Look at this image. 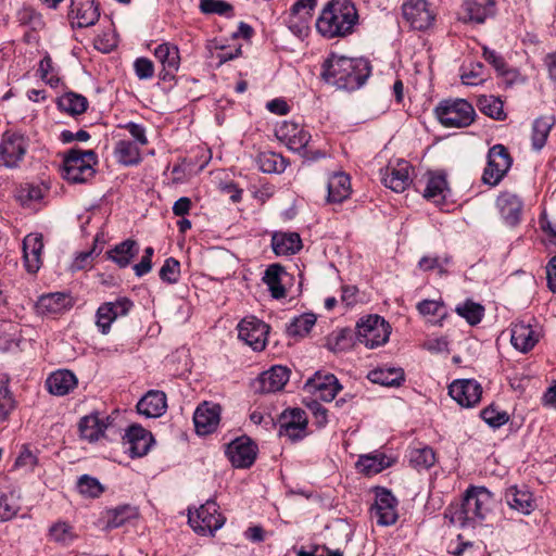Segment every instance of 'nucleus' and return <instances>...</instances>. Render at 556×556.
<instances>
[{
	"mask_svg": "<svg viewBox=\"0 0 556 556\" xmlns=\"http://www.w3.org/2000/svg\"><path fill=\"white\" fill-rule=\"evenodd\" d=\"M402 15L412 29L425 31L433 26L437 12L427 0H407L402 4Z\"/></svg>",
	"mask_w": 556,
	"mask_h": 556,
	"instance_id": "6e6552de",
	"label": "nucleus"
},
{
	"mask_svg": "<svg viewBox=\"0 0 556 556\" xmlns=\"http://www.w3.org/2000/svg\"><path fill=\"white\" fill-rule=\"evenodd\" d=\"M554 122L552 116L540 117L534 121L531 137L534 150L540 151L545 146Z\"/></svg>",
	"mask_w": 556,
	"mask_h": 556,
	"instance_id": "a18cd8bd",
	"label": "nucleus"
},
{
	"mask_svg": "<svg viewBox=\"0 0 556 556\" xmlns=\"http://www.w3.org/2000/svg\"><path fill=\"white\" fill-rule=\"evenodd\" d=\"M200 10L204 14H217L230 17L233 15V8L225 0H201Z\"/></svg>",
	"mask_w": 556,
	"mask_h": 556,
	"instance_id": "603ef678",
	"label": "nucleus"
},
{
	"mask_svg": "<svg viewBox=\"0 0 556 556\" xmlns=\"http://www.w3.org/2000/svg\"><path fill=\"white\" fill-rule=\"evenodd\" d=\"M372 61L367 56H346L331 52L323 62L321 70H371Z\"/></svg>",
	"mask_w": 556,
	"mask_h": 556,
	"instance_id": "c85d7f7f",
	"label": "nucleus"
},
{
	"mask_svg": "<svg viewBox=\"0 0 556 556\" xmlns=\"http://www.w3.org/2000/svg\"><path fill=\"white\" fill-rule=\"evenodd\" d=\"M220 406L211 402L200 404L194 414L193 422L198 434L205 435L214 432L220 420Z\"/></svg>",
	"mask_w": 556,
	"mask_h": 556,
	"instance_id": "412c9836",
	"label": "nucleus"
},
{
	"mask_svg": "<svg viewBox=\"0 0 556 556\" xmlns=\"http://www.w3.org/2000/svg\"><path fill=\"white\" fill-rule=\"evenodd\" d=\"M137 517L138 510L136 507L122 505L104 510L98 520V526L101 527L102 530L111 531L124 526Z\"/></svg>",
	"mask_w": 556,
	"mask_h": 556,
	"instance_id": "393cba45",
	"label": "nucleus"
},
{
	"mask_svg": "<svg viewBox=\"0 0 556 556\" xmlns=\"http://www.w3.org/2000/svg\"><path fill=\"white\" fill-rule=\"evenodd\" d=\"M38 464L37 455L27 446L23 445L18 456L15 459L14 466L31 471Z\"/></svg>",
	"mask_w": 556,
	"mask_h": 556,
	"instance_id": "0e129e2a",
	"label": "nucleus"
},
{
	"mask_svg": "<svg viewBox=\"0 0 556 556\" xmlns=\"http://www.w3.org/2000/svg\"><path fill=\"white\" fill-rule=\"evenodd\" d=\"M98 157L92 150L71 149L63 160L64 178L73 184H83L93 177Z\"/></svg>",
	"mask_w": 556,
	"mask_h": 556,
	"instance_id": "20e7f679",
	"label": "nucleus"
},
{
	"mask_svg": "<svg viewBox=\"0 0 556 556\" xmlns=\"http://www.w3.org/2000/svg\"><path fill=\"white\" fill-rule=\"evenodd\" d=\"M305 388L321 401L330 402L341 390V384L332 374L316 372L307 380Z\"/></svg>",
	"mask_w": 556,
	"mask_h": 556,
	"instance_id": "4be33fe9",
	"label": "nucleus"
},
{
	"mask_svg": "<svg viewBox=\"0 0 556 556\" xmlns=\"http://www.w3.org/2000/svg\"><path fill=\"white\" fill-rule=\"evenodd\" d=\"M238 338L254 351L265 349L269 326L261 319L250 316L238 324Z\"/></svg>",
	"mask_w": 556,
	"mask_h": 556,
	"instance_id": "9d476101",
	"label": "nucleus"
},
{
	"mask_svg": "<svg viewBox=\"0 0 556 556\" xmlns=\"http://www.w3.org/2000/svg\"><path fill=\"white\" fill-rule=\"evenodd\" d=\"M393 459L382 452H374L371 454L359 456L356 462V468L366 476H372L381 472L386 468L391 467Z\"/></svg>",
	"mask_w": 556,
	"mask_h": 556,
	"instance_id": "c9c22d12",
	"label": "nucleus"
},
{
	"mask_svg": "<svg viewBox=\"0 0 556 556\" xmlns=\"http://www.w3.org/2000/svg\"><path fill=\"white\" fill-rule=\"evenodd\" d=\"M153 441L151 432L139 425H132L123 437V446L131 458L142 457L148 454Z\"/></svg>",
	"mask_w": 556,
	"mask_h": 556,
	"instance_id": "4468645a",
	"label": "nucleus"
},
{
	"mask_svg": "<svg viewBox=\"0 0 556 556\" xmlns=\"http://www.w3.org/2000/svg\"><path fill=\"white\" fill-rule=\"evenodd\" d=\"M418 312L424 316L443 317L446 314L443 302L435 300H424L417 304Z\"/></svg>",
	"mask_w": 556,
	"mask_h": 556,
	"instance_id": "69168bd1",
	"label": "nucleus"
},
{
	"mask_svg": "<svg viewBox=\"0 0 556 556\" xmlns=\"http://www.w3.org/2000/svg\"><path fill=\"white\" fill-rule=\"evenodd\" d=\"M159 275L164 282L176 283L180 277V263L174 257L166 258Z\"/></svg>",
	"mask_w": 556,
	"mask_h": 556,
	"instance_id": "bf43d9fd",
	"label": "nucleus"
},
{
	"mask_svg": "<svg viewBox=\"0 0 556 556\" xmlns=\"http://www.w3.org/2000/svg\"><path fill=\"white\" fill-rule=\"evenodd\" d=\"M139 247L135 240L127 239L106 252L108 257L121 268L127 267L138 254Z\"/></svg>",
	"mask_w": 556,
	"mask_h": 556,
	"instance_id": "58836bf2",
	"label": "nucleus"
},
{
	"mask_svg": "<svg viewBox=\"0 0 556 556\" xmlns=\"http://www.w3.org/2000/svg\"><path fill=\"white\" fill-rule=\"evenodd\" d=\"M505 501L510 508L523 515H529L535 508L533 495L526 486L508 488L505 492Z\"/></svg>",
	"mask_w": 556,
	"mask_h": 556,
	"instance_id": "2f4dec72",
	"label": "nucleus"
},
{
	"mask_svg": "<svg viewBox=\"0 0 556 556\" xmlns=\"http://www.w3.org/2000/svg\"><path fill=\"white\" fill-rule=\"evenodd\" d=\"M368 379L380 386L399 387L404 381V371L395 367L377 368L368 374Z\"/></svg>",
	"mask_w": 556,
	"mask_h": 556,
	"instance_id": "ea45409f",
	"label": "nucleus"
},
{
	"mask_svg": "<svg viewBox=\"0 0 556 556\" xmlns=\"http://www.w3.org/2000/svg\"><path fill=\"white\" fill-rule=\"evenodd\" d=\"M271 247L277 255H292L302 249V240L298 232H275Z\"/></svg>",
	"mask_w": 556,
	"mask_h": 556,
	"instance_id": "4c0bfd02",
	"label": "nucleus"
},
{
	"mask_svg": "<svg viewBox=\"0 0 556 556\" xmlns=\"http://www.w3.org/2000/svg\"><path fill=\"white\" fill-rule=\"evenodd\" d=\"M155 58L159 60L163 70H177L179 66V52L176 46L162 43L155 48Z\"/></svg>",
	"mask_w": 556,
	"mask_h": 556,
	"instance_id": "de8ad7c7",
	"label": "nucleus"
},
{
	"mask_svg": "<svg viewBox=\"0 0 556 556\" xmlns=\"http://www.w3.org/2000/svg\"><path fill=\"white\" fill-rule=\"evenodd\" d=\"M188 522L200 535H214L226 522L219 511V506L213 500H207L193 513L189 510Z\"/></svg>",
	"mask_w": 556,
	"mask_h": 556,
	"instance_id": "423d86ee",
	"label": "nucleus"
},
{
	"mask_svg": "<svg viewBox=\"0 0 556 556\" xmlns=\"http://www.w3.org/2000/svg\"><path fill=\"white\" fill-rule=\"evenodd\" d=\"M166 394L162 391H149L137 404L140 415L148 418H156L166 412Z\"/></svg>",
	"mask_w": 556,
	"mask_h": 556,
	"instance_id": "7c9ffc66",
	"label": "nucleus"
},
{
	"mask_svg": "<svg viewBox=\"0 0 556 556\" xmlns=\"http://www.w3.org/2000/svg\"><path fill=\"white\" fill-rule=\"evenodd\" d=\"M298 556H343L340 549L331 551L327 546H314L312 551L300 549Z\"/></svg>",
	"mask_w": 556,
	"mask_h": 556,
	"instance_id": "774afa93",
	"label": "nucleus"
},
{
	"mask_svg": "<svg viewBox=\"0 0 556 556\" xmlns=\"http://www.w3.org/2000/svg\"><path fill=\"white\" fill-rule=\"evenodd\" d=\"M513 164V159L503 144H495L488 152L486 167L482 180L485 185L496 186L506 176Z\"/></svg>",
	"mask_w": 556,
	"mask_h": 556,
	"instance_id": "1a4fd4ad",
	"label": "nucleus"
},
{
	"mask_svg": "<svg viewBox=\"0 0 556 556\" xmlns=\"http://www.w3.org/2000/svg\"><path fill=\"white\" fill-rule=\"evenodd\" d=\"M358 12L352 0H331L316 20V29L326 39L352 35L358 25Z\"/></svg>",
	"mask_w": 556,
	"mask_h": 556,
	"instance_id": "f03ea898",
	"label": "nucleus"
},
{
	"mask_svg": "<svg viewBox=\"0 0 556 556\" xmlns=\"http://www.w3.org/2000/svg\"><path fill=\"white\" fill-rule=\"evenodd\" d=\"M68 18L73 27L93 26L100 18L99 5L94 0H71Z\"/></svg>",
	"mask_w": 556,
	"mask_h": 556,
	"instance_id": "dca6fc26",
	"label": "nucleus"
},
{
	"mask_svg": "<svg viewBox=\"0 0 556 556\" xmlns=\"http://www.w3.org/2000/svg\"><path fill=\"white\" fill-rule=\"evenodd\" d=\"M412 166L405 160L389 164L382 174V184L394 192H403L412 182Z\"/></svg>",
	"mask_w": 556,
	"mask_h": 556,
	"instance_id": "aec40b11",
	"label": "nucleus"
},
{
	"mask_svg": "<svg viewBox=\"0 0 556 556\" xmlns=\"http://www.w3.org/2000/svg\"><path fill=\"white\" fill-rule=\"evenodd\" d=\"M29 138L18 130H7L0 139V166L17 168L24 161Z\"/></svg>",
	"mask_w": 556,
	"mask_h": 556,
	"instance_id": "39448f33",
	"label": "nucleus"
},
{
	"mask_svg": "<svg viewBox=\"0 0 556 556\" xmlns=\"http://www.w3.org/2000/svg\"><path fill=\"white\" fill-rule=\"evenodd\" d=\"M316 5L317 0H296L291 5L285 20L289 29L298 35L306 30Z\"/></svg>",
	"mask_w": 556,
	"mask_h": 556,
	"instance_id": "a211bd4d",
	"label": "nucleus"
},
{
	"mask_svg": "<svg viewBox=\"0 0 556 556\" xmlns=\"http://www.w3.org/2000/svg\"><path fill=\"white\" fill-rule=\"evenodd\" d=\"M257 447L248 437H240L231 441L226 448V455L232 466L249 468L256 458Z\"/></svg>",
	"mask_w": 556,
	"mask_h": 556,
	"instance_id": "ddd939ff",
	"label": "nucleus"
},
{
	"mask_svg": "<svg viewBox=\"0 0 556 556\" xmlns=\"http://www.w3.org/2000/svg\"><path fill=\"white\" fill-rule=\"evenodd\" d=\"M257 164L263 173H282L287 166V160L275 152H263L257 156Z\"/></svg>",
	"mask_w": 556,
	"mask_h": 556,
	"instance_id": "49530a36",
	"label": "nucleus"
},
{
	"mask_svg": "<svg viewBox=\"0 0 556 556\" xmlns=\"http://www.w3.org/2000/svg\"><path fill=\"white\" fill-rule=\"evenodd\" d=\"M49 535L52 541L61 544H68L75 539L73 527L63 521H59L51 526Z\"/></svg>",
	"mask_w": 556,
	"mask_h": 556,
	"instance_id": "13d9d810",
	"label": "nucleus"
},
{
	"mask_svg": "<svg viewBox=\"0 0 556 556\" xmlns=\"http://www.w3.org/2000/svg\"><path fill=\"white\" fill-rule=\"evenodd\" d=\"M328 202L341 203L351 194L350 176L343 172L334 173L328 180Z\"/></svg>",
	"mask_w": 556,
	"mask_h": 556,
	"instance_id": "e433bc0d",
	"label": "nucleus"
},
{
	"mask_svg": "<svg viewBox=\"0 0 556 556\" xmlns=\"http://www.w3.org/2000/svg\"><path fill=\"white\" fill-rule=\"evenodd\" d=\"M370 514L371 518L379 526L388 527L396 522L399 518L397 500L391 491L380 489L376 493L375 504L371 506Z\"/></svg>",
	"mask_w": 556,
	"mask_h": 556,
	"instance_id": "f8f14e48",
	"label": "nucleus"
},
{
	"mask_svg": "<svg viewBox=\"0 0 556 556\" xmlns=\"http://www.w3.org/2000/svg\"><path fill=\"white\" fill-rule=\"evenodd\" d=\"M289 369L276 365L262 372L253 382L252 388L256 393H275L286 386L289 380Z\"/></svg>",
	"mask_w": 556,
	"mask_h": 556,
	"instance_id": "f3484780",
	"label": "nucleus"
},
{
	"mask_svg": "<svg viewBox=\"0 0 556 556\" xmlns=\"http://www.w3.org/2000/svg\"><path fill=\"white\" fill-rule=\"evenodd\" d=\"M481 418L492 428H500L509 420V416L506 412L497 410L493 406L482 409Z\"/></svg>",
	"mask_w": 556,
	"mask_h": 556,
	"instance_id": "e2e57ef3",
	"label": "nucleus"
},
{
	"mask_svg": "<svg viewBox=\"0 0 556 556\" xmlns=\"http://www.w3.org/2000/svg\"><path fill=\"white\" fill-rule=\"evenodd\" d=\"M438 121L447 128H464L470 126L476 117L471 103L465 99H445L434 109Z\"/></svg>",
	"mask_w": 556,
	"mask_h": 556,
	"instance_id": "7ed1b4c3",
	"label": "nucleus"
},
{
	"mask_svg": "<svg viewBox=\"0 0 556 556\" xmlns=\"http://www.w3.org/2000/svg\"><path fill=\"white\" fill-rule=\"evenodd\" d=\"M493 494L484 486H470L466 490L462 502L450 504L444 518L451 525L462 528H475L481 525L492 510Z\"/></svg>",
	"mask_w": 556,
	"mask_h": 556,
	"instance_id": "f257e3e1",
	"label": "nucleus"
},
{
	"mask_svg": "<svg viewBox=\"0 0 556 556\" xmlns=\"http://www.w3.org/2000/svg\"><path fill=\"white\" fill-rule=\"evenodd\" d=\"M494 11V0H465L463 3L464 20L477 24L484 23Z\"/></svg>",
	"mask_w": 556,
	"mask_h": 556,
	"instance_id": "473e14b6",
	"label": "nucleus"
},
{
	"mask_svg": "<svg viewBox=\"0 0 556 556\" xmlns=\"http://www.w3.org/2000/svg\"><path fill=\"white\" fill-rule=\"evenodd\" d=\"M456 313L473 326L481 321L484 309L480 304L467 301L456 307Z\"/></svg>",
	"mask_w": 556,
	"mask_h": 556,
	"instance_id": "5fc2aeb1",
	"label": "nucleus"
},
{
	"mask_svg": "<svg viewBox=\"0 0 556 556\" xmlns=\"http://www.w3.org/2000/svg\"><path fill=\"white\" fill-rule=\"evenodd\" d=\"M110 305L111 303L109 302L103 303L97 311V326L103 334L109 333L111 325L115 320L113 307Z\"/></svg>",
	"mask_w": 556,
	"mask_h": 556,
	"instance_id": "052dcab7",
	"label": "nucleus"
},
{
	"mask_svg": "<svg viewBox=\"0 0 556 556\" xmlns=\"http://www.w3.org/2000/svg\"><path fill=\"white\" fill-rule=\"evenodd\" d=\"M447 191V181L444 174L429 173L427 185L424 190V197L435 203H441L445 199Z\"/></svg>",
	"mask_w": 556,
	"mask_h": 556,
	"instance_id": "a19ab883",
	"label": "nucleus"
},
{
	"mask_svg": "<svg viewBox=\"0 0 556 556\" xmlns=\"http://www.w3.org/2000/svg\"><path fill=\"white\" fill-rule=\"evenodd\" d=\"M307 417L300 408L285 412L280 417L279 435L298 441L306 435Z\"/></svg>",
	"mask_w": 556,
	"mask_h": 556,
	"instance_id": "6ab92c4d",
	"label": "nucleus"
},
{
	"mask_svg": "<svg viewBox=\"0 0 556 556\" xmlns=\"http://www.w3.org/2000/svg\"><path fill=\"white\" fill-rule=\"evenodd\" d=\"M278 138L286 142L287 147L294 152L301 153L304 157L316 160L324 156V153L316 152L313 156L308 155L306 149L311 135L294 123H283L277 130Z\"/></svg>",
	"mask_w": 556,
	"mask_h": 556,
	"instance_id": "9b49d317",
	"label": "nucleus"
},
{
	"mask_svg": "<svg viewBox=\"0 0 556 556\" xmlns=\"http://www.w3.org/2000/svg\"><path fill=\"white\" fill-rule=\"evenodd\" d=\"M316 324V316L313 313H304L294 317L287 327L290 337L306 336Z\"/></svg>",
	"mask_w": 556,
	"mask_h": 556,
	"instance_id": "09e8293b",
	"label": "nucleus"
},
{
	"mask_svg": "<svg viewBox=\"0 0 556 556\" xmlns=\"http://www.w3.org/2000/svg\"><path fill=\"white\" fill-rule=\"evenodd\" d=\"M43 241L41 233H29L23 240V257L28 273L35 274L39 270L42 261L41 253Z\"/></svg>",
	"mask_w": 556,
	"mask_h": 556,
	"instance_id": "a878e982",
	"label": "nucleus"
},
{
	"mask_svg": "<svg viewBox=\"0 0 556 556\" xmlns=\"http://www.w3.org/2000/svg\"><path fill=\"white\" fill-rule=\"evenodd\" d=\"M479 110L486 116L496 119L504 121L506 113L504 112L503 102L494 96H481L478 99Z\"/></svg>",
	"mask_w": 556,
	"mask_h": 556,
	"instance_id": "8fccbe9b",
	"label": "nucleus"
},
{
	"mask_svg": "<svg viewBox=\"0 0 556 556\" xmlns=\"http://www.w3.org/2000/svg\"><path fill=\"white\" fill-rule=\"evenodd\" d=\"M451 258L448 256L439 257V256H424L420 258L418 266L421 270L428 271L432 269H439L440 274H444V266L448 265Z\"/></svg>",
	"mask_w": 556,
	"mask_h": 556,
	"instance_id": "338daca9",
	"label": "nucleus"
},
{
	"mask_svg": "<svg viewBox=\"0 0 556 556\" xmlns=\"http://www.w3.org/2000/svg\"><path fill=\"white\" fill-rule=\"evenodd\" d=\"M114 154L117 161L126 166L137 165L141 161L138 144L125 139L116 142Z\"/></svg>",
	"mask_w": 556,
	"mask_h": 556,
	"instance_id": "79ce46f5",
	"label": "nucleus"
},
{
	"mask_svg": "<svg viewBox=\"0 0 556 556\" xmlns=\"http://www.w3.org/2000/svg\"><path fill=\"white\" fill-rule=\"evenodd\" d=\"M77 378L71 370L60 369L49 375L46 380L48 391L56 396L68 394L77 387Z\"/></svg>",
	"mask_w": 556,
	"mask_h": 556,
	"instance_id": "c756f323",
	"label": "nucleus"
},
{
	"mask_svg": "<svg viewBox=\"0 0 556 556\" xmlns=\"http://www.w3.org/2000/svg\"><path fill=\"white\" fill-rule=\"evenodd\" d=\"M288 277L289 274L285 267L279 264H271L265 270L263 281L268 287L270 295L274 299L279 300L286 298L287 290L285 288V282Z\"/></svg>",
	"mask_w": 556,
	"mask_h": 556,
	"instance_id": "72a5a7b5",
	"label": "nucleus"
},
{
	"mask_svg": "<svg viewBox=\"0 0 556 556\" xmlns=\"http://www.w3.org/2000/svg\"><path fill=\"white\" fill-rule=\"evenodd\" d=\"M20 505L13 494L0 496V521L12 519L18 511Z\"/></svg>",
	"mask_w": 556,
	"mask_h": 556,
	"instance_id": "680f3d73",
	"label": "nucleus"
},
{
	"mask_svg": "<svg viewBox=\"0 0 556 556\" xmlns=\"http://www.w3.org/2000/svg\"><path fill=\"white\" fill-rule=\"evenodd\" d=\"M15 18L21 27L29 30L24 35L27 42L35 40L36 36L34 34L43 29L46 25L41 13L26 4L16 11Z\"/></svg>",
	"mask_w": 556,
	"mask_h": 556,
	"instance_id": "cd10ccee",
	"label": "nucleus"
},
{
	"mask_svg": "<svg viewBox=\"0 0 556 556\" xmlns=\"http://www.w3.org/2000/svg\"><path fill=\"white\" fill-rule=\"evenodd\" d=\"M73 305L72 298L63 292L48 293L39 298L36 307L40 314H60Z\"/></svg>",
	"mask_w": 556,
	"mask_h": 556,
	"instance_id": "f704fd0d",
	"label": "nucleus"
},
{
	"mask_svg": "<svg viewBox=\"0 0 556 556\" xmlns=\"http://www.w3.org/2000/svg\"><path fill=\"white\" fill-rule=\"evenodd\" d=\"M58 106L61 111L70 115H80L86 112L88 108V100L78 93L66 92L58 100Z\"/></svg>",
	"mask_w": 556,
	"mask_h": 556,
	"instance_id": "37998d69",
	"label": "nucleus"
},
{
	"mask_svg": "<svg viewBox=\"0 0 556 556\" xmlns=\"http://www.w3.org/2000/svg\"><path fill=\"white\" fill-rule=\"evenodd\" d=\"M389 336L390 325L378 315H369L357 323V341L369 349L384 344Z\"/></svg>",
	"mask_w": 556,
	"mask_h": 556,
	"instance_id": "0eeeda50",
	"label": "nucleus"
},
{
	"mask_svg": "<svg viewBox=\"0 0 556 556\" xmlns=\"http://www.w3.org/2000/svg\"><path fill=\"white\" fill-rule=\"evenodd\" d=\"M8 382L7 378L0 379V421L7 420L15 405Z\"/></svg>",
	"mask_w": 556,
	"mask_h": 556,
	"instance_id": "4d7b16f0",
	"label": "nucleus"
},
{
	"mask_svg": "<svg viewBox=\"0 0 556 556\" xmlns=\"http://www.w3.org/2000/svg\"><path fill=\"white\" fill-rule=\"evenodd\" d=\"M496 207L507 226L515 227L520 223L523 203L518 195L508 191L502 192L496 199Z\"/></svg>",
	"mask_w": 556,
	"mask_h": 556,
	"instance_id": "5701e85b",
	"label": "nucleus"
},
{
	"mask_svg": "<svg viewBox=\"0 0 556 556\" xmlns=\"http://www.w3.org/2000/svg\"><path fill=\"white\" fill-rule=\"evenodd\" d=\"M327 346L333 352H341L352 346V331L349 329H341L333 332L328 337Z\"/></svg>",
	"mask_w": 556,
	"mask_h": 556,
	"instance_id": "6e6d98bb",
	"label": "nucleus"
},
{
	"mask_svg": "<svg viewBox=\"0 0 556 556\" xmlns=\"http://www.w3.org/2000/svg\"><path fill=\"white\" fill-rule=\"evenodd\" d=\"M370 72H321V79L337 89L353 91L361 88L367 80Z\"/></svg>",
	"mask_w": 556,
	"mask_h": 556,
	"instance_id": "b1692460",
	"label": "nucleus"
},
{
	"mask_svg": "<svg viewBox=\"0 0 556 556\" xmlns=\"http://www.w3.org/2000/svg\"><path fill=\"white\" fill-rule=\"evenodd\" d=\"M448 394L463 407H473L482 395V387L475 379H459L448 387Z\"/></svg>",
	"mask_w": 556,
	"mask_h": 556,
	"instance_id": "2eb2a0df",
	"label": "nucleus"
},
{
	"mask_svg": "<svg viewBox=\"0 0 556 556\" xmlns=\"http://www.w3.org/2000/svg\"><path fill=\"white\" fill-rule=\"evenodd\" d=\"M104 428L97 415L85 416L78 424L80 437L89 442L97 441L103 434Z\"/></svg>",
	"mask_w": 556,
	"mask_h": 556,
	"instance_id": "c03bdc74",
	"label": "nucleus"
},
{
	"mask_svg": "<svg viewBox=\"0 0 556 556\" xmlns=\"http://www.w3.org/2000/svg\"><path fill=\"white\" fill-rule=\"evenodd\" d=\"M435 460V453L430 446L413 448L409 452V463L418 470L429 469L434 465Z\"/></svg>",
	"mask_w": 556,
	"mask_h": 556,
	"instance_id": "3c124183",
	"label": "nucleus"
},
{
	"mask_svg": "<svg viewBox=\"0 0 556 556\" xmlns=\"http://www.w3.org/2000/svg\"><path fill=\"white\" fill-rule=\"evenodd\" d=\"M77 488L80 494L91 498L99 497L104 492V488L100 481L88 475H84L79 478Z\"/></svg>",
	"mask_w": 556,
	"mask_h": 556,
	"instance_id": "864d4df0",
	"label": "nucleus"
},
{
	"mask_svg": "<svg viewBox=\"0 0 556 556\" xmlns=\"http://www.w3.org/2000/svg\"><path fill=\"white\" fill-rule=\"evenodd\" d=\"M540 331L530 324L517 323L511 328L510 342L514 348L527 353L539 342Z\"/></svg>",
	"mask_w": 556,
	"mask_h": 556,
	"instance_id": "bb28decb",
	"label": "nucleus"
}]
</instances>
